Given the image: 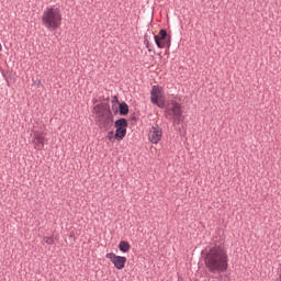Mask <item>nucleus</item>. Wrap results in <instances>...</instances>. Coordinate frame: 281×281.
I'll list each match as a JSON object with an SVG mask.
<instances>
[{"label":"nucleus","instance_id":"f03ea898","mask_svg":"<svg viewBox=\"0 0 281 281\" xmlns=\"http://www.w3.org/2000/svg\"><path fill=\"white\" fill-rule=\"evenodd\" d=\"M42 23L49 32L58 30V27H60V23H63L60 9L56 7L46 8L42 14Z\"/></svg>","mask_w":281,"mask_h":281},{"label":"nucleus","instance_id":"f3484780","mask_svg":"<svg viewBox=\"0 0 281 281\" xmlns=\"http://www.w3.org/2000/svg\"><path fill=\"white\" fill-rule=\"evenodd\" d=\"M146 48L150 52V43L148 41H145Z\"/></svg>","mask_w":281,"mask_h":281},{"label":"nucleus","instance_id":"1a4fd4ad","mask_svg":"<svg viewBox=\"0 0 281 281\" xmlns=\"http://www.w3.org/2000/svg\"><path fill=\"white\" fill-rule=\"evenodd\" d=\"M119 249L123 254H128L131 251V244H128V241L121 240L119 244Z\"/></svg>","mask_w":281,"mask_h":281},{"label":"nucleus","instance_id":"39448f33","mask_svg":"<svg viewBox=\"0 0 281 281\" xmlns=\"http://www.w3.org/2000/svg\"><path fill=\"white\" fill-rule=\"evenodd\" d=\"M154 40L158 49H170L171 37L170 35L168 36L166 29L160 30L158 35L154 36Z\"/></svg>","mask_w":281,"mask_h":281},{"label":"nucleus","instance_id":"0eeeda50","mask_svg":"<svg viewBox=\"0 0 281 281\" xmlns=\"http://www.w3.org/2000/svg\"><path fill=\"white\" fill-rule=\"evenodd\" d=\"M161 135H164L161 127H159V125L153 126L148 135L149 142L151 144H159V142H161Z\"/></svg>","mask_w":281,"mask_h":281},{"label":"nucleus","instance_id":"4468645a","mask_svg":"<svg viewBox=\"0 0 281 281\" xmlns=\"http://www.w3.org/2000/svg\"><path fill=\"white\" fill-rule=\"evenodd\" d=\"M44 240H45L46 245H54V238H52V237H44Z\"/></svg>","mask_w":281,"mask_h":281},{"label":"nucleus","instance_id":"6ab92c4d","mask_svg":"<svg viewBox=\"0 0 281 281\" xmlns=\"http://www.w3.org/2000/svg\"><path fill=\"white\" fill-rule=\"evenodd\" d=\"M0 52H3V46L0 44Z\"/></svg>","mask_w":281,"mask_h":281},{"label":"nucleus","instance_id":"ddd939ff","mask_svg":"<svg viewBox=\"0 0 281 281\" xmlns=\"http://www.w3.org/2000/svg\"><path fill=\"white\" fill-rule=\"evenodd\" d=\"M35 142H36L37 148H43V146H45V137L43 135H41V134H38L35 137Z\"/></svg>","mask_w":281,"mask_h":281},{"label":"nucleus","instance_id":"f8f14e48","mask_svg":"<svg viewBox=\"0 0 281 281\" xmlns=\"http://www.w3.org/2000/svg\"><path fill=\"white\" fill-rule=\"evenodd\" d=\"M120 115H128V104L126 102L119 103Z\"/></svg>","mask_w":281,"mask_h":281},{"label":"nucleus","instance_id":"6e6552de","mask_svg":"<svg viewBox=\"0 0 281 281\" xmlns=\"http://www.w3.org/2000/svg\"><path fill=\"white\" fill-rule=\"evenodd\" d=\"M165 113H167L168 115H173L178 116V117H183V110H181V104L173 102L172 103V108L171 109H166Z\"/></svg>","mask_w":281,"mask_h":281},{"label":"nucleus","instance_id":"9d476101","mask_svg":"<svg viewBox=\"0 0 281 281\" xmlns=\"http://www.w3.org/2000/svg\"><path fill=\"white\" fill-rule=\"evenodd\" d=\"M114 137L117 142H122L126 137V128H116Z\"/></svg>","mask_w":281,"mask_h":281},{"label":"nucleus","instance_id":"2eb2a0df","mask_svg":"<svg viewBox=\"0 0 281 281\" xmlns=\"http://www.w3.org/2000/svg\"><path fill=\"white\" fill-rule=\"evenodd\" d=\"M182 116H173V123L175 124H181V122H182V119H181Z\"/></svg>","mask_w":281,"mask_h":281},{"label":"nucleus","instance_id":"9b49d317","mask_svg":"<svg viewBox=\"0 0 281 281\" xmlns=\"http://www.w3.org/2000/svg\"><path fill=\"white\" fill-rule=\"evenodd\" d=\"M115 128H128V121L126 119H119L114 122Z\"/></svg>","mask_w":281,"mask_h":281},{"label":"nucleus","instance_id":"20e7f679","mask_svg":"<svg viewBox=\"0 0 281 281\" xmlns=\"http://www.w3.org/2000/svg\"><path fill=\"white\" fill-rule=\"evenodd\" d=\"M150 102L151 104L159 106V109L166 108V97H164V92L159 86H153L150 91Z\"/></svg>","mask_w":281,"mask_h":281},{"label":"nucleus","instance_id":"423d86ee","mask_svg":"<svg viewBox=\"0 0 281 281\" xmlns=\"http://www.w3.org/2000/svg\"><path fill=\"white\" fill-rule=\"evenodd\" d=\"M105 258H108V260H110L119 271H122V269L126 267V257L124 256H117L114 252H108Z\"/></svg>","mask_w":281,"mask_h":281},{"label":"nucleus","instance_id":"dca6fc26","mask_svg":"<svg viewBox=\"0 0 281 281\" xmlns=\"http://www.w3.org/2000/svg\"><path fill=\"white\" fill-rule=\"evenodd\" d=\"M112 104H120V100L117 99V95L113 97Z\"/></svg>","mask_w":281,"mask_h":281},{"label":"nucleus","instance_id":"a211bd4d","mask_svg":"<svg viewBox=\"0 0 281 281\" xmlns=\"http://www.w3.org/2000/svg\"><path fill=\"white\" fill-rule=\"evenodd\" d=\"M108 137H109V139L111 142V139L113 138V131L109 132Z\"/></svg>","mask_w":281,"mask_h":281},{"label":"nucleus","instance_id":"7ed1b4c3","mask_svg":"<svg viewBox=\"0 0 281 281\" xmlns=\"http://www.w3.org/2000/svg\"><path fill=\"white\" fill-rule=\"evenodd\" d=\"M97 125L101 131H110L113 127V112H111V109L105 108L104 111L98 114Z\"/></svg>","mask_w":281,"mask_h":281},{"label":"nucleus","instance_id":"f257e3e1","mask_svg":"<svg viewBox=\"0 0 281 281\" xmlns=\"http://www.w3.org/2000/svg\"><path fill=\"white\" fill-rule=\"evenodd\" d=\"M204 265L209 273H225L229 269V257L225 246L215 244L204 254Z\"/></svg>","mask_w":281,"mask_h":281}]
</instances>
